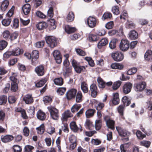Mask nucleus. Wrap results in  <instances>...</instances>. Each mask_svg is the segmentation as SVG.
Here are the masks:
<instances>
[{
	"label": "nucleus",
	"instance_id": "1",
	"mask_svg": "<svg viewBox=\"0 0 152 152\" xmlns=\"http://www.w3.org/2000/svg\"><path fill=\"white\" fill-rule=\"evenodd\" d=\"M47 108L50 113L51 118L54 120H58L59 116L58 109L52 106H49Z\"/></svg>",
	"mask_w": 152,
	"mask_h": 152
},
{
	"label": "nucleus",
	"instance_id": "2",
	"mask_svg": "<svg viewBox=\"0 0 152 152\" xmlns=\"http://www.w3.org/2000/svg\"><path fill=\"white\" fill-rule=\"evenodd\" d=\"M45 39L48 45L50 48H53L56 46L57 39L55 37L52 36H46Z\"/></svg>",
	"mask_w": 152,
	"mask_h": 152
},
{
	"label": "nucleus",
	"instance_id": "3",
	"mask_svg": "<svg viewBox=\"0 0 152 152\" xmlns=\"http://www.w3.org/2000/svg\"><path fill=\"white\" fill-rule=\"evenodd\" d=\"M146 87V84L145 82L143 81L136 83L134 85L135 91L138 93L143 91Z\"/></svg>",
	"mask_w": 152,
	"mask_h": 152
},
{
	"label": "nucleus",
	"instance_id": "4",
	"mask_svg": "<svg viewBox=\"0 0 152 152\" xmlns=\"http://www.w3.org/2000/svg\"><path fill=\"white\" fill-rule=\"evenodd\" d=\"M129 47V42L128 41L125 39H122L119 45V48L121 50L123 51H127Z\"/></svg>",
	"mask_w": 152,
	"mask_h": 152
},
{
	"label": "nucleus",
	"instance_id": "5",
	"mask_svg": "<svg viewBox=\"0 0 152 152\" xmlns=\"http://www.w3.org/2000/svg\"><path fill=\"white\" fill-rule=\"evenodd\" d=\"M111 57L115 61H120L123 60L124 56L122 53L119 51H116L112 53Z\"/></svg>",
	"mask_w": 152,
	"mask_h": 152
},
{
	"label": "nucleus",
	"instance_id": "6",
	"mask_svg": "<svg viewBox=\"0 0 152 152\" xmlns=\"http://www.w3.org/2000/svg\"><path fill=\"white\" fill-rule=\"evenodd\" d=\"M132 84L130 82H127L124 84L122 88L123 92L125 94L129 93L132 87Z\"/></svg>",
	"mask_w": 152,
	"mask_h": 152
},
{
	"label": "nucleus",
	"instance_id": "7",
	"mask_svg": "<svg viewBox=\"0 0 152 152\" xmlns=\"http://www.w3.org/2000/svg\"><path fill=\"white\" fill-rule=\"evenodd\" d=\"M108 118L106 116L104 118L106 125L108 128L114 129L115 128V121L111 119L107 118Z\"/></svg>",
	"mask_w": 152,
	"mask_h": 152
},
{
	"label": "nucleus",
	"instance_id": "8",
	"mask_svg": "<svg viewBox=\"0 0 152 152\" xmlns=\"http://www.w3.org/2000/svg\"><path fill=\"white\" fill-rule=\"evenodd\" d=\"M77 92V90L74 88L68 91L66 94V96L68 100H70L74 98Z\"/></svg>",
	"mask_w": 152,
	"mask_h": 152
},
{
	"label": "nucleus",
	"instance_id": "9",
	"mask_svg": "<svg viewBox=\"0 0 152 152\" xmlns=\"http://www.w3.org/2000/svg\"><path fill=\"white\" fill-rule=\"evenodd\" d=\"M87 23L89 26L92 28L96 26V20L95 18L90 16L88 18Z\"/></svg>",
	"mask_w": 152,
	"mask_h": 152
},
{
	"label": "nucleus",
	"instance_id": "10",
	"mask_svg": "<svg viewBox=\"0 0 152 152\" xmlns=\"http://www.w3.org/2000/svg\"><path fill=\"white\" fill-rule=\"evenodd\" d=\"M53 55L57 63L60 64L61 63L62 58L58 50H54L53 53Z\"/></svg>",
	"mask_w": 152,
	"mask_h": 152
},
{
	"label": "nucleus",
	"instance_id": "11",
	"mask_svg": "<svg viewBox=\"0 0 152 152\" xmlns=\"http://www.w3.org/2000/svg\"><path fill=\"white\" fill-rule=\"evenodd\" d=\"M116 129L120 135L121 137L129 136L130 133L127 131L124 130L121 127H116Z\"/></svg>",
	"mask_w": 152,
	"mask_h": 152
},
{
	"label": "nucleus",
	"instance_id": "12",
	"mask_svg": "<svg viewBox=\"0 0 152 152\" xmlns=\"http://www.w3.org/2000/svg\"><path fill=\"white\" fill-rule=\"evenodd\" d=\"M90 91L91 93V95L93 98L95 97L97 93V87L94 84H93L90 86Z\"/></svg>",
	"mask_w": 152,
	"mask_h": 152
},
{
	"label": "nucleus",
	"instance_id": "13",
	"mask_svg": "<svg viewBox=\"0 0 152 152\" xmlns=\"http://www.w3.org/2000/svg\"><path fill=\"white\" fill-rule=\"evenodd\" d=\"M80 126V128H79L76 125V123L74 121L72 122L70 124V127L71 129L73 132H77L78 131L79 129L80 130V131H82V127Z\"/></svg>",
	"mask_w": 152,
	"mask_h": 152
},
{
	"label": "nucleus",
	"instance_id": "14",
	"mask_svg": "<svg viewBox=\"0 0 152 152\" xmlns=\"http://www.w3.org/2000/svg\"><path fill=\"white\" fill-rule=\"evenodd\" d=\"M23 100L26 104H31L33 102L34 100L32 95L30 94H27L23 98Z\"/></svg>",
	"mask_w": 152,
	"mask_h": 152
},
{
	"label": "nucleus",
	"instance_id": "15",
	"mask_svg": "<svg viewBox=\"0 0 152 152\" xmlns=\"http://www.w3.org/2000/svg\"><path fill=\"white\" fill-rule=\"evenodd\" d=\"M35 70L39 76H42L44 74V67L42 65H39L37 66L35 68Z\"/></svg>",
	"mask_w": 152,
	"mask_h": 152
},
{
	"label": "nucleus",
	"instance_id": "16",
	"mask_svg": "<svg viewBox=\"0 0 152 152\" xmlns=\"http://www.w3.org/2000/svg\"><path fill=\"white\" fill-rule=\"evenodd\" d=\"M72 114L69 110L64 112L63 113L61 119L63 121H66L68 118L72 117L73 116Z\"/></svg>",
	"mask_w": 152,
	"mask_h": 152
},
{
	"label": "nucleus",
	"instance_id": "17",
	"mask_svg": "<svg viewBox=\"0 0 152 152\" xmlns=\"http://www.w3.org/2000/svg\"><path fill=\"white\" fill-rule=\"evenodd\" d=\"M14 137L11 135H7L6 136H1V139L2 142H8L12 140Z\"/></svg>",
	"mask_w": 152,
	"mask_h": 152
},
{
	"label": "nucleus",
	"instance_id": "18",
	"mask_svg": "<svg viewBox=\"0 0 152 152\" xmlns=\"http://www.w3.org/2000/svg\"><path fill=\"white\" fill-rule=\"evenodd\" d=\"M9 5V1L8 0H4L3 1L0 6V10L4 12L8 8Z\"/></svg>",
	"mask_w": 152,
	"mask_h": 152
},
{
	"label": "nucleus",
	"instance_id": "19",
	"mask_svg": "<svg viewBox=\"0 0 152 152\" xmlns=\"http://www.w3.org/2000/svg\"><path fill=\"white\" fill-rule=\"evenodd\" d=\"M113 104L115 105L118 104L119 102V94L117 93L113 94V98L112 100Z\"/></svg>",
	"mask_w": 152,
	"mask_h": 152
},
{
	"label": "nucleus",
	"instance_id": "20",
	"mask_svg": "<svg viewBox=\"0 0 152 152\" xmlns=\"http://www.w3.org/2000/svg\"><path fill=\"white\" fill-rule=\"evenodd\" d=\"M22 10L25 15L28 14L31 10V6L28 4H24L22 7Z\"/></svg>",
	"mask_w": 152,
	"mask_h": 152
},
{
	"label": "nucleus",
	"instance_id": "21",
	"mask_svg": "<svg viewBox=\"0 0 152 152\" xmlns=\"http://www.w3.org/2000/svg\"><path fill=\"white\" fill-rule=\"evenodd\" d=\"M138 37V34L135 30L130 31L129 34V37L131 39H135Z\"/></svg>",
	"mask_w": 152,
	"mask_h": 152
},
{
	"label": "nucleus",
	"instance_id": "22",
	"mask_svg": "<svg viewBox=\"0 0 152 152\" xmlns=\"http://www.w3.org/2000/svg\"><path fill=\"white\" fill-rule=\"evenodd\" d=\"M145 59L148 61H152V52L151 50H148L145 53L144 56Z\"/></svg>",
	"mask_w": 152,
	"mask_h": 152
},
{
	"label": "nucleus",
	"instance_id": "23",
	"mask_svg": "<svg viewBox=\"0 0 152 152\" xmlns=\"http://www.w3.org/2000/svg\"><path fill=\"white\" fill-rule=\"evenodd\" d=\"M131 98L127 96H125L122 98V101L124 104V106H129L131 103Z\"/></svg>",
	"mask_w": 152,
	"mask_h": 152
},
{
	"label": "nucleus",
	"instance_id": "24",
	"mask_svg": "<svg viewBox=\"0 0 152 152\" xmlns=\"http://www.w3.org/2000/svg\"><path fill=\"white\" fill-rule=\"evenodd\" d=\"M37 116L38 119L43 121L45 119L46 115L44 112L41 110H39L37 113Z\"/></svg>",
	"mask_w": 152,
	"mask_h": 152
},
{
	"label": "nucleus",
	"instance_id": "25",
	"mask_svg": "<svg viewBox=\"0 0 152 152\" xmlns=\"http://www.w3.org/2000/svg\"><path fill=\"white\" fill-rule=\"evenodd\" d=\"M108 42V40L106 38L102 39L99 42L98 45V48L100 49L102 47L106 45Z\"/></svg>",
	"mask_w": 152,
	"mask_h": 152
},
{
	"label": "nucleus",
	"instance_id": "26",
	"mask_svg": "<svg viewBox=\"0 0 152 152\" xmlns=\"http://www.w3.org/2000/svg\"><path fill=\"white\" fill-rule=\"evenodd\" d=\"M12 56H18L23 53V50L18 48H16L11 51Z\"/></svg>",
	"mask_w": 152,
	"mask_h": 152
},
{
	"label": "nucleus",
	"instance_id": "27",
	"mask_svg": "<svg viewBox=\"0 0 152 152\" xmlns=\"http://www.w3.org/2000/svg\"><path fill=\"white\" fill-rule=\"evenodd\" d=\"M65 29L66 32L68 34L74 32L76 30L75 28L71 27L68 25L65 26Z\"/></svg>",
	"mask_w": 152,
	"mask_h": 152
},
{
	"label": "nucleus",
	"instance_id": "28",
	"mask_svg": "<svg viewBox=\"0 0 152 152\" xmlns=\"http://www.w3.org/2000/svg\"><path fill=\"white\" fill-rule=\"evenodd\" d=\"M47 26V23L45 22H39L36 25V27L39 30L45 28Z\"/></svg>",
	"mask_w": 152,
	"mask_h": 152
},
{
	"label": "nucleus",
	"instance_id": "29",
	"mask_svg": "<svg viewBox=\"0 0 152 152\" xmlns=\"http://www.w3.org/2000/svg\"><path fill=\"white\" fill-rule=\"evenodd\" d=\"M111 67L113 69H122L123 68V66L119 63H115L112 64L111 65Z\"/></svg>",
	"mask_w": 152,
	"mask_h": 152
},
{
	"label": "nucleus",
	"instance_id": "30",
	"mask_svg": "<svg viewBox=\"0 0 152 152\" xmlns=\"http://www.w3.org/2000/svg\"><path fill=\"white\" fill-rule=\"evenodd\" d=\"M81 89L84 93H87L88 91V87L87 84L85 82H83L81 84Z\"/></svg>",
	"mask_w": 152,
	"mask_h": 152
},
{
	"label": "nucleus",
	"instance_id": "31",
	"mask_svg": "<svg viewBox=\"0 0 152 152\" xmlns=\"http://www.w3.org/2000/svg\"><path fill=\"white\" fill-rule=\"evenodd\" d=\"M118 41V40L117 39L114 38L109 43V46L110 48L112 49L115 48L116 43Z\"/></svg>",
	"mask_w": 152,
	"mask_h": 152
},
{
	"label": "nucleus",
	"instance_id": "32",
	"mask_svg": "<svg viewBox=\"0 0 152 152\" xmlns=\"http://www.w3.org/2000/svg\"><path fill=\"white\" fill-rule=\"evenodd\" d=\"M74 19V13L72 12H69L67 15L66 18V21L70 22L73 21Z\"/></svg>",
	"mask_w": 152,
	"mask_h": 152
},
{
	"label": "nucleus",
	"instance_id": "33",
	"mask_svg": "<svg viewBox=\"0 0 152 152\" xmlns=\"http://www.w3.org/2000/svg\"><path fill=\"white\" fill-rule=\"evenodd\" d=\"M97 80L98 83L99 87L100 88H103L105 87V83L101 77H98Z\"/></svg>",
	"mask_w": 152,
	"mask_h": 152
},
{
	"label": "nucleus",
	"instance_id": "34",
	"mask_svg": "<svg viewBox=\"0 0 152 152\" xmlns=\"http://www.w3.org/2000/svg\"><path fill=\"white\" fill-rule=\"evenodd\" d=\"M94 110L91 109H88L85 113L86 116L87 118H90L94 115Z\"/></svg>",
	"mask_w": 152,
	"mask_h": 152
},
{
	"label": "nucleus",
	"instance_id": "35",
	"mask_svg": "<svg viewBox=\"0 0 152 152\" xmlns=\"http://www.w3.org/2000/svg\"><path fill=\"white\" fill-rule=\"evenodd\" d=\"M81 105L80 104H75L73 105L71 108V110L72 112L74 113L77 111L81 107Z\"/></svg>",
	"mask_w": 152,
	"mask_h": 152
},
{
	"label": "nucleus",
	"instance_id": "36",
	"mask_svg": "<svg viewBox=\"0 0 152 152\" xmlns=\"http://www.w3.org/2000/svg\"><path fill=\"white\" fill-rule=\"evenodd\" d=\"M49 25L50 29L53 30L56 28V26L54 19H52L50 20Z\"/></svg>",
	"mask_w": 152,
	"mask_h": 152
},
{
	"label": "nucleus",
	"instance_id": "37",
	"mask_svg": "<svg viewBox=\"0 0 152 152\" xmlns=\"http://www.w3.org/2000/svg\"><path fill=\"white\" fill-rule=\"evenodd\" d=\"M145 106L150 111L152 110V99H149L145 103Z\"/></svg>",
	"mask_w": 152,
	"mask_h": 152
},
{
	"label": "nucleus",
	"instance_id": "38",
	"mask_svg": "<svg viewBox=\"0 0 152 152\" xmlns=\"http://www.w3.org/2000/svg\"><path fill=\"white\" fill-rule=\"evenodd\" d=\"M86 128L89 130H92L94 128V126L91 122L89 120H87L85 124Z\"/></svg>",
	"mask_w": 152,
	"mask_h": 152
},
{
	"label": "nucleus",
	"instance_id": "39",
	"mask_svg": "<svg viewBox=\"0 0 152 152\" xmlns=\"http://www.w3.org/2000/svg\"><path fill=\"white\" fill-rule=\"evenodd\" d=\"M37 132L39 134H42L45 131V126L44 124H42L39 127L37 128Z\"/></svg>",
	"mask_w": 152,
	"mask_h": 152
},
{
	"label": "nucleus",
	"instance_id": "40",
	"mask_svg": "<svg viewBox=\"0 0 152 152\" xmlns=\"http://www.w3.org/2000/svg\"><path fill=\"white\" fill-rule=\"evenodd\" d=\"M83 96L81 91H78L76 95V101L77 102H80L82 101Z\"/></svg>",
	"mask_w": 152,
	"mask_h": 152
},
{
	"label": "nucleus",
	"instance_id": "41",
	"mask_svg": "<svg viewBox=\"0 0 152 152\" xmlns=\"http://www.w3.org/2000/svg\"><path fill=\"white\" fill-rule=\"evenodd\" d=\"M74 68L75 71L77 72L80 73L81 72H83L85 70L86 67L83 66H79L78 65Z\"/></svg>",
	"mask_w": 152,
	"mask_h": 152
},
{
	"label": "nucleus",
	"instance_id": "42",
	"mask_svg": "<svg viewBox=\"0 0 152 152\" xmlns=\"http://www.w3.org/2000/svg\"><path fill=\"white\" fill-rule=\"evenodd\" d=\"M85 59L86 60L88 63L89 65L91 67H93L94 66V63L92 58L89 57H86L85 58Z\"/></svg>",
	"mask_w": 152,
	"mask_h": 152
},
{
	"label": "nucleus",
	"instance_id": "43",
	"mask_svg": "<svg viewBox=\"0 0 152 152\" xmlns=\"http://www.w3.org/2000/svg\"><path fill=\"white\" fill-rule=\"evenodd\" d=\"M11 21V20L10 18H5L3 20L1 21L2 25L5 26H9Z\"/></svg>",
	"mask_w": 152,
	"mask_h": 152
},
{
	"label": "nucleus",
	"instance_id": "44",
	"mask_svg": "<svg viewBox=\"0 0 152 152\" xmlns=\"http://www.w3.org/2000/svg\"><path fill=\"white\" fill-rule=\"evenodd\" d=\"M95 106L97 110H100L103 108L104 104L101 102H97L95 104Z\"/></svg>",
	"mask_w": 152,
	"mask_h": 152
},
{
	"label": "nucleus",
	"instance_id": "45",
	"mask_svg": "<svg viewBox=\"0 0 152 152\" xmlns=\"http://www.w3.org/2000/svg\"><path fill=\"white\" fill-rule=\"evenodd\" d=\"M34 147L30 145H26L23 149L24 152H32Z\"/></svg>",
	"mask_w": 152,
	"mask_h": 152
},
{
	"label": "nucleus",
	"instance_id": "46",
	"mask_svg": "<svg viewBox=\"0 0 152 152\" xmlns=\"http://www.w3.org/2000/svg\"><path fill=\"white\" fill-rule=\"evenodd\" d=\"M102 126L101 121L100 120H96L95 121V127L96 129L99 130L100 129Z\"/></svg>",
	"mask_w": 152,
	"mask_h": 152
},
{
	"label": "nucleus",
	"instance_id": "47",
	"mask_svg": "<svg viewBox=\"0 0 152 152\" xmlns=\"http://www.w3.org/2000/svg\"><path fill=\"white\" fill-rule=\"evenodd\" d=\"M7 45V42L4 40L0 41V51L6 48Z\"/></svg>",
	"mask_w": 152,
	"mask_h": 152
},
{
	"label": "nucleus",
	"instance_id": "48",
	"mask_svg": "<svg viewBox=\"0 0 152 152\" xmlns=\"http://www.w3.org/2000/svg\"><path fill=\"white\" fill-rule=\"evenodd\" d=\"M121 83V82L120 81H118L115 82L112 86L113 89L114 90L118 89L120 86Z\"/></svg>",
	"mask_w": 152,
	"mask_h": 152
},
{
	"label": "nucleus",
	"instance_id": "49",
	"mask_svg": "<svg viewBox=\"0 0 152 152\" xmlns=\"http://www.w3.org/2000/svg\"><path fill=\"white\" fill-rule=\"evenodd\" d=\"M112 16L111 13L108 12H106L103 14L102 18L103 20L110 19Z\"/></svg>",
	"mask_w": 152,
	"mask_h": 152
},
{
	"label": "nucleus",
	"instance_id": "50",
	"mask_svg": "<svg viewBox=\"0 0 152 152\" xmlns=\"http://www.w3.org/2000/svg\"><path fill=\"white\" fill-rule=\"evenodd\" d=\"M12 149L14 152H21L22 148L21 147L18 145H14L12 147Z\"/></svg>",
	"mask_w": 152,
	"mask_h": 152
},
{
	"label": "nucleus",
	"instance_id": "51",
	"mask_svg": "<svg viewBox=\"0 0 152 152\" xmlns=\"http://www.w3.org/2000/svg\"><path fill=\"white\" fill-rule=\"evenodd\" d=\"M126 26V28H133L135 27V24L132 21L128 20Z\"/></svg>",
	"mask_w": 152,
	"mask_h": 152
},
{
	"label": "nucleus",
	"instance_id": "52",
	"mask_svg": "<svg viewBox=\"0 0 152 152\" xmlns=\"http://www.w3.org/2000/svg\"><path fill=\"white\" fill-rule=\"evenodd\" d=\"M17 75L16 73H13L12 76L10 77V80L13 82V83H17L18 80L17 78Z\"/></svg>",
	"mask_w": 152,
	"mask_h": 152
},
{
	"label": "nucleus",
	"instance_id": "53",
	"mask_svg": "<svg viewBox=\"0 0 152 152\" xmlns=\"http://www.w3.org/2000/svg\"><path fill=\"white\" fill-rule=\"evenodd\" d=\"M54 83L56 85L61 86L63 84V80L61 78H58L54 80Z\"/></svg>",
	"mask_w": 152,
	"mask_h": 152
},
{
	"label": "nucleus",
	"instance_id": "54",
	"mask_svg": "<svg viewBox=\"0 0 152 152\" xmlns=\"http://www.w3.org/2000/svg\"><path fill=\"white\" fill-rule=\"evenodd\" d=\"M136 134L138 138L140 140L142 139L145 137V135L143 134L139 130L137 131Z\"/></svg>",
	"mask_w": 152,
	"mask_h": 152
},
{
	"label": "nucleus",
	"instance_id": "55",
	"mask_svg": "<svg viewBox=\"0 0 152 152\" xmlns=\"http://www.w3.org/2000/svg\"><path fill=\"white\" fill-rule=\"evenodd\" d=\"M46 80L45 79H43L40 80L38 83L36 84L37 87L39 88L42 87L46 82Z\"/></svg>",
	"mask_w": 152,
	"mask_h": 152
},
{
	"label": "nucleus",
	"instance_id": "56",
	"mask_svg": "<svg viewBox=\"0 0 152 152\" xmlns=\"http://www.w3.org/2000/svg\"><path fill=\"white\" fill-rule=\"evenodd\" d=\"M35 15L37 17L41 18H45L46 17L43 13L39 11H37L35 13Z\"/></svg>",
	"mask_w": 152,
	"mask_h": 152
},
{
	"label": "nucleus",
	"instance_id": "57",
	"mask_svg": "<svg viewBox=\"0 0 152 152\" xmlns=\"http://www.w3.org/2000/svg\"><path fill=\"white\" fill-rule=\"evenodd\" d=\"M140 145L148 148L150 145L151 142H150L148 141L143 140L140 142Z\"/></svg>",
	"mask_w": 152,
	"mask_h": 152
},
{
	"label": "nucleus",
	"instance_id": "58",
	"mask_svg": "<svg viewBox=\"0 0 152 152\" xmlns=\"http://www.w3.org/2000/svg\"><path fill=\"white\" fill-rule=\"evenodd\" d=\"M137 71V69L135 67H133L129 69L127 72V74L128 75H131L135 73Z\"/></svg>",
	"mask_w": 152,
	"mask_h": 152
},
{
	"label": "nucleus",
	"instance_id": "59",
	"mask_svg": "<svg viewBox=\"0 0 152 152\" xmlns=\"http://www.w3.org/2000/svg\"><path fill=\"white\" fill-rule=\"evenodd\" d=\"M125 106L120 105L117 108L118 112L119 114L121 116L123 115V111L124 110Z\"/></svg>",
	"mask_w": 152,
	"mask_h": 152
},
{
	"label": "nucleus",
	"instance_id": "60",
	"mask_svg": "<svg viewBox=\"0 0 152 152\" xmlns=\"http://www.w3.org/2000/svg\"><path fill=\"white\" fill-rule=\"evenodd\" d=\"M75 51L80 56H84L86 54V53L84 51L80 49H76Z\"/></svg>",
	"mask_w": 152,
	"mask_h": 152
},
{
	"label": "nucleus",
	"instance_id": "61",
	"mask_svg": "<svg viewBox=\"0 0 152 152\" xmlns=\"http://www.w3.org/2000/svg\"><path fill=\"white\" fill-rule=\"evenodd\" d=\"M89 39L90 41L93 42L97 40L98 37L95 35L91 34L89 37Z\"/></svg>",
	"mask_w": 152,
	"mask_h": 152
},
{
	"label": "nucleus",
	"instance_id": "62",
	"mask_svg": "<svg viewBox=\"0 0 152 152\" xmlns=\"http://www.w3.org/2000/svg\"><path fill=\"white\" fill-rule=\"evenodd\" d=\"M72 72L70 67L66 68V71L63 72V75L65 77L68 76Z\"/></svg>",
	"mask_w": 152,
	"mask_h": 152
},
{
	"label": "nucleus",
	"instance_id": "63",
	"mask_svg": "<svg viewBox=\"0 0 152 152\" xmlns=\"http://www.w3.org/2000/svg\"><path fill=\"white\" fill-rule=\"evenodd\" d=\"M7 102V96H0V105L5 104Z\"/></svg>",
	"mask_w": 152,
	"mask_h": 152
},
{
	"label": "nucleus",
	"instance_id": "64",
	"mask_svg": "<svg viewBox=\"0 0 152 152\" xmlns=\"http://www.w3.org/2000/svg\"><path fill=\"white\" fill-rule=\"evenodd\" d=\"M17 83H11V90L13 91H16L18 90Z\"/></svg>",
	"mask_w": 152,
	"mask_h": 152
}]
</instances>
